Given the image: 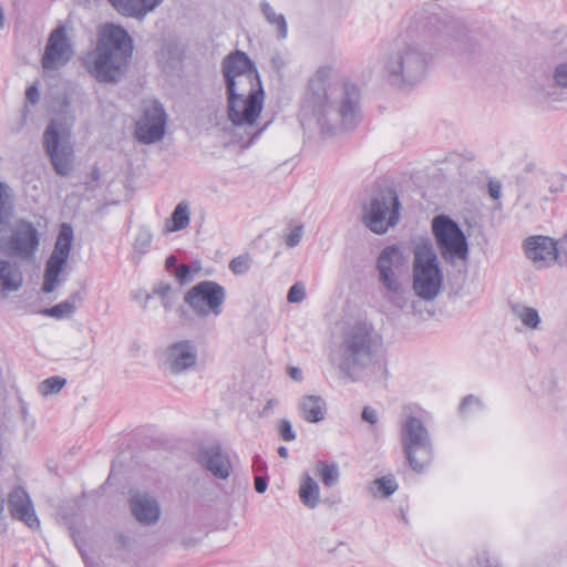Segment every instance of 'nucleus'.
Masks as SVG:
<instances>
[{
    "mask_svg": "<svg viewBox=\"0 0 567 567\" xmlns=\"http://www.w3.org/2000/svg\"><path fill=\"white\" fill-rule=\"evenodd\" d=\"M167 115L162 103L154 101L137 121L135 136L143 144H153L165 135Z\"/></svg>",
    "mask_w": 567,
    "mask_h": 567,
    "instance_id": "nucleus-14",
    "label": "nucleus"
},
{
    "mask_svg": "<svg viewBox=\"0 0 567 567\" xmlns=\"http://www.w3.org/2000/svg\"><path fill=\"white\" fill-rule=\"evenodd\" d=\"M23 277L16 264L0 259V287L4 291H18L22 286Z\"/></svg>",
    "mask_w": 567,
    "mask_h": 567,
    "instance_id": "nucleus-26",
    "label": "nucleus"
},
{
    "mask_svg": "<svg viewBox=\"0 0 567 567\" xmlns=\"http://www.w3.org/2000/svg\"><path fill=\"white\" fill-rule=\"evenodd\" d=\"M260 10L266 21L276 30L277 38L284 40L288 35V24L282 13H277L268 1L260 2Z\"/></svg>",
    "mask_w": 567,
    "mask_h": 567,
    "instance_id": "nucleus-27",
    "label": "nucleus"
},
{
    "mask_svg": "<svg viewBox=\"0 0 567 567\" xmlns=\"http://www.w3.org/2000/svg\"><path fill=\"white\" fill-rule=\"evenodd\" d=\"M252 258L249 254H243L229 261V269L236 276H243L247 274L251 267Z\"/></svg>",
    "mask_w": 567,
    "mask_h": 567,
    "instance_id": "nucleus-39",
    "label": "nucleus"
},
{
    "mask_svg": "<svg viewBox=\"0 0 567 567\" xmlns=\"http://www.w3.org/2000/svg\"><path fill=\"white\" fill-rule=\"evenodd\" d=\"M130 508L135 519L143 525L155 524L159 518V504L147 493L132 495L130 497Z\"/></svg>",
    "mask_w": 567,
    "mask_h": 567,
    "instance_id": "nucleus-19",
    "label": "nucleus"
},
{
    "mask_svg": "<svg viewBox=\"0 0 567 567\" xmlns=\"http://www.w3.org/2000/svg\"><path fill=\"white\" fill-rule=\"evenodd\" d=\"M25 97L30 103L35 104L40 99V93H39L38 87L35 85H30L27 89Z\"/></svg>",
    "mask_w": 567,
    "mask_h": 567,
    "instance_id": "nucleus-50",
    "label": "nucleus"
},
{
    "mask_svg": "<svg viewBox=\"0 0 567 567\" xmlns=\"http://www.w3.org/2000/svg\"><path fill=\"white\" fill-rule=\"evenodd\" d=\"M4 509V498L0 496V515L3 513Z\"/></svg>",
    "mask_w": 567,
    "mask_h": 567,
    "instance_id": "nucleus-64",
    "label": "nucleus"
},
{
    "mask_svg": "<svg viewBox=\"0 0 567 567\" xmlns=\"http://www.w3.org/2000/svg\"><path fill=\"white\" fill-rule=\"evenodd\" d=\"M513 316L530 329H537L540 323L538 311L535 308L522 303H511Z\"/></svg>",
    "mask_w": 567,
    "mask_h": 567,
    "instance_id": "nucleus-31",
    "label": "nucleus"
},
{
    "mask_svg": "<svg viewBox=\"0 0 567 567\" xmlns=\"http://www.w3.org/2000/svg\"><path fill=\"white\" fill-rule=\"evenodd\" d=\"M379 280L386 289L390 302L403 309L409 302V291L396 274L383 267L382 272H379Z\"/></svg>",
    "mask_w": 567,
    "mask_h": 567,
    "instance_id": "nucleus-21",
    "label": "nucleus"
},
{
    "mask_svg": "<svg viewBox=\"0 0 567 567\" xmlns=\"http://www.w3.org/2000/svg\"><path fill=\"white\" fill-rule=\"evenodd\" d=\"M299 410L303 420L319 423L326 417L327 404L320 395H305L299 400Z\"/></svg>",
    "mask_w": 567,
    "mask_h": 567,
    "instance_id": "nucleus-24",
    "label": "nucleus"
},
{
    "mask_svg": "<svg viewBox=\"0 0 567 567\" xmlns=\"http://www.w3.org/2000/svg\"><path fill=\"white\" fill-rule=\"evenodd\" d=\"M524 247L526 256L534 262L553 261L557 257L556 243L546 236L529 237Z\"/></svg>",
    "mask_w": 567,
    "mask_h": 567,
    "instance_id": "nucleus-20",
    "label": "nucleus"
},
{
    "mask_svg": "<svg viewBox=\"0 0 567 567\" xmlns=\"http://www.w3.org/2000/svg\"><path fill=\"white\" fill-rule=\"evenodd\" d=\"M432 229L445 261L453 264L455 259L465 260L467 258V240L456 221L447 216L440 215L434 217Z\"/></svg>",
    "mask_w": 567,
    "mask_h": 567,
    "instance_id": "nucleus-11",
    "label": "nucleus"
},
{
    "mask_svg": "<svg viewBox=\"0 0 567 567\" xmlns=\"http://www.w3.org/2000/svg\"><path fill=\"white\" fill-rule=\"evenodd\" d=\"M277 452L280 457H282V458L288 457V449L286 446H279Z\"/></svg>",
    "mask_w": 567,
    "mask_h": 567,
    "instance_id": "nucleus-60",
    "label": "nucleus"
},
{
    "mask_svg": "<svg viewBox=\"0 0 567 567\" xmlns=\"http://www.w3.org/2000/svg\"><path fill=\"white\" fill-rule=\"evenodd\" d=\"M221 74L225 81L226 97H265L259 72L251 59L236 50L221 61Z\"/></svg>",
    "mask_w": 567,
    "mask_h": 567,
    "instance_id": "nucleus-5",
    "label": "nucleus"
},
{
    "mask_svg": "<svg viewBox=\"0 0 567 567\" xmlns=\"http://www.w3.org/2000/svg\"><path fill=\"white\" fill-rule=\"evenodd\" d=\"M465 567H499L497 564L493 565L489 560L488 554L482 551L471 559Z\"/></svg>",
    "mask_w": 567,
    "mask_h": 567,
    "instance_id": "nucleus-43",
    "label": "nucleus"
},
{
    "mask_svg": "<svg viewBox=\"0 0 567 567\" xmlns=\"http://www.w3.org/2000/svg\"><path fill=\"white\" fill-rule=\"evenodd\" d=\"M268 487L267 478L265 476H256L255 477V489L257 493L262 494L266 492Z\"/></svg>",
    "mask_w": 567,
    "mask_h": 567,
    "instance_id": "nucleus-52",
    "label": "nucleus"
},
{
    "mask_svg": "<svg viewBox=\"0 0 567 567\" xmlns=\"http://www.w3.org/2000/svg\"><path fill=\"white\" fill-rule=\"evenodd\" d=\"M40 247V233L27 219H19L10 236L0 240V249L9 257L33 261Z\"/></svg>",
    "mask_w": 567,
    "mask_h": 567,
    "instance_id": "nucleus-12",
    "label": "nucleus"
},
{
    "mask_svg": "<svg viewBox=\"0 0 567 567\" xmlns=\"http://www.w3.org/2000/svg\"><path fill=\"white\" fill-rule=\"evenodd\" d=\"M4 25V11L2 6L0 4V29Z\"/></svg>",
    "mask_w": 567,
    "mask_h": 567,
    "instance_id": "nucleus-62",
    "label": "nucleus"
},
{
    "mask_svg": "<svg viewBox=\"0 0 567 567\" xmlns=\"http://www.w3.org/2000/svg\"><path fill=\"white\" fill-rule=\"evenodd\" d=\"M488 194L493 199H498L502 194V184L498 181H489Z\"/></svg>",
    "mask_w": 567,
    "mask_h": 567,
    "instance_id": "nucleus-49",
    "label": "nucleus"
},
{
    "mask_svg": "<svg viewBox=\"0 0 567 567\" xmlns=\"http://www.w3.org/2000/svg\"><path fill=\"white\" fill-rule=\"evenodd\" d=\"M301 110L316 120L323 134L338 127L351 130L361 120L360 90L351 82H340L332 68L321 66L308 82Z\"/></svg>",
    "mask_w": 567,
    "mask_h": 567,
    "instance_id": "nucleus-1",
    "label": "nucleus"
},
{
    "mask_svg": "<svg viewBox=\"0 0 567 567\" xmlns=\"http://www.w3.org/2000/svg\"><path fill=\"white\" fill-rule=\"evenodd\" d=\"M12 212L11 188L7 183L0 182V231L9 225Z\"/></svg>",
    "mask_w": 567,
    "mask_h": 567,
    "instance_id": "nucleus-32",
    "label": "nucleus"
},
{
    "mask_svg": "<svg viewBox=\"0 0 567 567\" xmlns=\"http://www.w3.org/2000/svg\"><path fill=\"white\" fill-rule=\"evenodd\" d=\"M8 507L13 519L23 522L31 529L40 527L30 495L23 487L17 486L9 493Z\"/></svg>",
    "mask_w": 567,
    "mask_h": 567,
    "instance_id": "nucleus-17",
    "label": "nucleus"
},
{
    "mask_svg": "<svg viewBox=\"0 0 567 567\" xmlns=\"http://www.w3.org/2000/svg\"><path fill=\"white\" fill-rule=\"evenodd\" d=\"M172 293V285L165 281H158L153 286L152 296H158L161 299L169 297Z\"/></svg>",
    "mask_w": 567,
    "mask_h": 567,
    "instance_id": "nucleus-46",
    "label": "nucleus"
},
{
    "mask_svg": "<svg viewBox=\"0 0 567 567\" xmlns=\"http://www.w3.org/2000/svg\"><path fill=\"white\" fill-rule=\"evenodd\" d=\"M197 460L217 478L225 480L230 475L231 463L229 457L223 453L218 445L199 450Z\"/></svg>",
    "mask_w": 567,
    "mask_h": 567,
    "instance_id": "nucleus-18",
    "label": "nucleus"
},
{
    "mask_svg": "<svg viewBox=\"0 0 567 567\" xmlns=\"http://www.w3.org/2000/svg\"><path fill=\"white\" fill-rule=\"evenodd\" d=\"M183 52L174 42H166L158 53V62L163 68H174L182 60Z\"/></svg>",
    "mask_w": 567,
    "mask_h": 567,
    "instance_id": "nucleus-34",
    "label": "nucleus"
},
{
    "mask_svg": "<svg viewBox=\"0 0 567 567\" xmlns=\"http://www.w3.org/2000/svg\"><path fill=\"white\" fill-rule=\"evenodd\" d=\"M265 97H227V116L234 126L252 128L264 109Z\"/></svg>",
    "mask_w": 567,
    "mask_h": 567,
    "instance_id": "nucleus-15",
    "label": "nucleus"
},
{
    "mask_svg": "<svg viewBox=\"0 0 567 567\" xmlns=\"http://www.w3.org/2000/svg\"><path fill=\"white\" fill-rule=\"evenodd\" d=\"M226 298L225 287L213 280H204L187 290L184 302L198 318L204 319L220 316Z\"/></svg>",
    "mask_w": 567,
    "mask_h": 567,
    "instance_id": "nucleus-10",
    "label": "nucleus"
},
{
    "mask_svg": "<svg viewBox=\"0 0 567 567\" xmlns=\"http://www.w3.org/2000/svg\"><path fill=\"white\" fill-rule=\"evenodd\" d=\"M144 295V305H143V308L145 309L147 307V303L150 301V299L152 298V295L151 293H144L143 291H138V292H134L133 293V298L138 300L143 297Z\"/></svg>",
    "mask_w": 567,
    "mask_h": 567,
    "instance_id": "nucleus-54",
    "label": "nucleus"
},
{
    "mask_svg": "<svg viewBox=\"0 0 567 567\" xmlns=\"http://www.w3.org/2000/svg\"><path fill=\"white\" fill-rule=\"evenodd\" d=\"M554 79L557 85L567 89V63H561L556 66Z\"/></svg>",
    "mask_w": 567,
    "mask_h": 567,
    "instance_id": "nucleus-47",
    "label": "nucleus"
},
{
    "mask_svg": "<svg viewBox=\"0 0 567 567\" xmlns=\"http://www.w3.org/2000/svg\"><path fill=\"white\" fill-rule=\"evenodd\" d=\"M162 305L167 312L171 311L173 309V300H172L171 296L167 298H163Z\"/></svg>",
    "mask_w": 567,
    "mask_h": 567,
    "instance_id": "nucleus-57",
    "label": "nucleus"
},
{
    "mask_svg": "<svg viewBox=\"0 0 567 567\" xmlns=\"http://www.w3.org/2000/svg\"><path fill=\"white\" fill-rule=\"evenodd\" d=\"M277 405H278L277 399H269L267 401L266 405L264 406V409L260 411V416L268 417L272 413L275 406H277Z\"/></svg>",
    "mask_w": 567,
    "mask_h": 567,
    "instance_id": "nucleus-51",
    "label": "nucleus"
},
{
    "mask_svg": "<svg viewBox=\"0 0 567 567\" xmlns=\"http://www.w3.org/2000/svg\"><path fill=\"white\" fill-rule=\"evenodd\" d=\"M192 271L188 265L182 264L175 269V277L181 285H185L193 280Z\"/></svg>",
    "mask_w": 567,
    "mask_h": 567,
    "instance_id": "nucleus-42",
    "label": "nucleus"
},
{
    "mask_svg": "<svg viewBox=\"0 0 567 567\" xmlns=\"http://www.w3.org/2000/svg\"><path fill=\"white\" fill-rule=\"evenodd\" d=\"M65 383L66 380L64 378L55 375L40 382L38 389L42 395L48 396L50 394L59 393Z\"/></svg>",
    "mask_w": 567,
    "mask_h": 567,
    "instance_id": "nucleus-37",
    "label": "nucleus"
},
{
    "mask_svg": "<svg viewBox=\"0 0 567 567\" xmlns=\"http://www.w3.org/2000/svg\"><path fill=\"white\" fill-rule=\"evenodd\" d=\"M197 363V348L190 340H181L168 346L164 352L163 365L172 374H181Z\"/></svg>",
    "mask_w": 567,
    "mask_h": 567,
    "instance_id": "nucleus-16",
    "label": "nucleus"
},
{
    "mask_svg": "<svg viewBox=\"0 0 567 567\" xmlns=\"http://www.w3.org/2000/svg\"><path fill=\"white\" fill-rule=\"evenodd\" d=\"M43 147L59 176H69L74 166V148L69 127L59 120H51L43 133Z\"/></svg>",
    "mask_w": 567,
    "mask_h": 567,
    "instance_id": "nucleus-8",
    "label": "nucleus"
},
{
    "mask_svg": "<svg viewBox=\"0 0 567 567\" xmlns=\"http://www.w3.org/2000/svg\"><path fill=\"white\" fill-rule=\"evenodd\" d=\"M101 177V173H100V169L97 167H94L91 172V178L92 181H95L97 182Z\"/></svg>",
    "mask_w": 567,
    "mask_h": 567,
    "instance_id": "nucleus-59",
    "label": "nucleus"
},
{
    "mask_svg": "<svg viewBox=\"0 0 567 567\" xmlns=\"http://www.w3.org/2000/svg\"><path fill=\"white\" fill-rule=\"evenodd\" d=\"M299 497L301 503L308 508H315L319 504V485L309 474H305L302 477L299 487Z\"/></svg>",
    "mask_w": 567,
    "mask_h": 567,
    "instance_id": "nucleus-28",
    "label": "nucleus"
},
{
    "mask_svg": "<svg viewBox=\"0 0 567 567\" xmlns=\"http://www.w3.org/2000/svg\"><path fill=\"white\" fill-rule=\"evenodd\" d=\"M124 17L142 20L163 0H107Z\"/></svg>",
    "mask_w": 567,
    "mask_h": 567,
    "instance_id": "nucleus-22",
    "label": "nucleus"
},
{
    "mask_svg": "<svg viewBox=\"0 0 567 567\" xmlns=\"http://www.w3.org/2000/svg\"><path fill=\"white\" fill-rule=\"evenodd\" d=\"M69 258L52 252L45 262L42 291L44 293L53 292L60 284V275L68 264Z\"/></svg>",
    "mask_w": 567,
    "mask_h": 567,
    "instance_id": "nucleus-23",
    "label": "nucleus"
},
{
    "mask_svg": "<svg viewBox=\"0 0 567 567\" xmlns=\"http://www.w3.org/2000/svg\"><path fill=\"white\" fill-rule=\"evenodd\" d=\"M82 296L80 291H75L71 293L68 299L62 302L51 307L44 308L40 311L41 315L51 317L58 320L71 318L79 306L82 303Z\"/></svg>",
    "mask_w": 567,
    "mask_h": 567,
    "instance_id": "nucleus-25",
    "label": "nucleus"
},
{
    "mask_svg": "<svg viewBox=\"0 0 567 567\" xmlns=\"http://www.w3.org/2000/svg\"><path fill=\"white\" fill-rule=\"evenodd\" d=\"M472 408L481 409V401L474 395H467L461 402L460 412L466 415Z\"/></svg>",
    "mask_w": 567,
    "mask_h": 567,
    "instance_id": "nucleus-45",
    "label": "nucleus"
},
{
    "mask_svg": "<svg viewBox=\"0 0 567 567\" xmlns=\"http://www.w3.org/2000/svg\"><path fill=\"white\" fill-rule=\"evenodd\" d=\"M73 238L72 226L69 224H62L52 252L69 258Z\"/></svg>",
    "mask_w": 567,
    "mask_h": 567,
    "instance_id": "nucleus-33",
    "label": "nucleus"
},
{
    "mask_svg": "<svg viewBox=\"0 0 567 567\" xmlns=\"http://www.w3.org/2000/svg\"><path fill=\"white\" fill-rule=\"evenodd\" d=\"M289 375L293 380H300L301 379V370L295 367L289 368Z\"/></svg>",
    "mask_w": 567,
    "mask_h": 567,
    "instance_id": "nucleus-56",
    "label": "nucleus"
},
{
    "mask_svg": "<svg viewBox=\"0 0 567 567\" xmlns=\"http://www.w3.org/2000/svg\"><path fill=\"white\" fill-rule=\"evenodd\" d=\"M177 259L175 256L171 255L166 259V267H172L176 264Z\"/></svg>",
    "mask_w": 567,
    "mask_h": 567,
    "instance_id": "nucleus-61",
    "label": "nucleus"
},
{
    "mask_svg": "<svg viewBox=\"0 0 567 567\" xmlns=\"http://www.w3.org/2000/svg\"><path fill=\"white\" fill-rule=\"evenodd\" d=\"M254 464L257 471H264L266 468V462L260 457H256Z\"/></svg>",
    "mask_w": 567,
    "mask_h": 567,
    "instance_id": "nucleus-58",
    "label": "nucleus"
},
{
    "mask_svg": "<svg viewBox=\"0 0 567 567\" xmlns=\"http://www.w3.org/2000/svg\"><path fill=\"white\" fill-rule=\"evenodd\" d=\"M398 487L395 478L392 475H385L372 481L368 491L373 497L388 498L396 492Z\"/></svg>",
    "mask_w": 567,
    "mask_h": 567,
    "instance_id": "nucleus-30",
    "label": "nucleus"
},
{
    "mask_svg": "<svg viewBox=\"0 0 567 567\" xmlns=\"http://www.w3.org/2000/svg\"><path fill=\"white\" fill-rule=\"evenodd\" d=\"M403 255L401 249L395 246L385 247L378 257L377 268L379 272H382L383 267L388 268L390 271H394L395 268H399L403 265Z\"/></svg>",
    "mask_w": 567,
    "mask_h": 567,
    "instance_id": "nucleus-29",
    "label": "nucleus"
},
{
    "mask_svg": "<svg viewBox=\"0 0 567 567\" xmlns=\"http://www.w3.org/2000/svg\"><path fill=\"white\" fill-rule=\"evenodd\" d=\"M21 402V411H22V414L25 416L28 414V409H27V405L25 403L23 402V400H20Z\"/></svg>",
    "mask_w": 567,
    "mask_h": 567,
    "instance_id": "nucleus-63",
    "label": "nucleus"
},
{
    "mask_svg": "<svg viewBox=\"0 0 567 567\" xmlns=\"http://www.w3.org/2000/svg\"><path fill=\"white\" fill-rule=\"evenodd\" d=\"M190 212L189 206L186 202L177 204L172 213V231H178L186 228L189 225Z\"/></svg>",
    "mask_w": 567,
    "mask_h": 567,
    "instance_id": "nucleus-35",
    "label": "nucleus"
},
{
    "mask_svg": "<svg viewBox=\"0 0 567 567\" xmlns=\"http://www.w3.org/2000/svg\"><path fill=\"white\" fill-rule=\"evenodd\" d=\"M302 235H303V226L302 225H299V226H296L293 229H291V231L287 235L286 239H285V243L288 247H296L301 238H302Z\"/></svg>",
    "mask_w": 567,
    "mask_h": 567,
    "instance_id": "nucleus-44",
    "label": "nucleus"
},
{
    "mask_svg": "<svg viewBox=\"0 0 567 567\" xmlns=\"http://www.w3.org/2000/svg\"><path fill=\"white\" fill-rule=\"evenodd\" d=\"M152 240L153 234L151 229L145 226L140 227L134 240V252L144 255L151 247Z\"/></svg>",
    "mask_w": 567,
    "mask_h": 567,
    "instance_id": "nucleus-38",
    "label": "nucleus"
},
{
    "mask_svg": "<svg viewBox=\"0 0 567 567\" xmlns=\"http://www.w3.org/2000/svg\"><path fill=\"white\" fill-rule=\"evenodd\" d=\"M271 63L277 70H280L285 65V62L282 61L280 55L272 56Z\"/></svg>",
    "mask_w": 567,
    "mask_h": 567,
    "instance_id": "nucleus-55",
    "label": "nucleus"
},
{
    "mask_svg": "<svg viewBox=\"0 0 567 567\" xmlns=\"http://www.w3.org/2000/svg\"><path fill=\"white\" fill-rule=\"evenodd\" d=\"M278 432L280 437L286 442L296 440V433L292 429L291 422L287 419H284L279 422Z\"/></svg>",
    "mask_w": 567,
    "mask_h": 567,
    "instance_id": "nucleus-41",
    "label": "nucleus"
},
{
    "mask_svg": "<svg viewBox=\"0 0 567 567\" xmlns=\"http://www.w3.org/2000/svg\"><path fill=\"white\" fill-rule=\"evenodd\" d=\"M429 55L414 41L396 42L382 60V72L393 85L414 86L427 73Z\"/></svg>",
    "mask_w": 567,
    "mask_h": 567,
    "instance_id": "nucleus-4",
    "label": "nucleus"
},
{
    "mask_svg": "<svg viewBox=\"0 0 567 567\" xmlns=\"http://www.w3.org/2000/svg\"><path fill=\"white\" fill-rule=\"evenodd\" d=\"M134 52V40L125 28L106 23L97 33L94 50L85 58L86 71L99 83L117 84L125 76Z\"/></svg>",
    "mask_w": 567,
    "mask_h": 567,
    "instance_id": "nucleus-3",
    "label": "nucleus"
},
{
    "mask_svg": "<svg viewBox=\"0 0 567 567\" xmlns=\"http://www.w3.org/2000/svg\"><path fill=\"white\" fill-rule=\"evenodd\" d=\"M268 124L269 123H266L262 127L258 128L254 133H250L251 136H250L249 141L245 144V146L249 147L254 143V140L257 138L267 128Z\"/></svg>",
    "mask_w": 567,
    "mask_h": 567,
    "instance_id": "nucleus-53",
    "label": "nucleus"
},
{
    "mask_svg": "<svg viewBox=\"0 0 567 567\" xmlns=\"http://www.w3.org/2000/svg\"><path fill=\"white\" fill-rule=\"evenodd\" d=\"M401 443L412 470L416 473L423 472L432 462L433 447L430 434L420 419L406 417L401 429Z\"/></svg>",
    "mask_w": 567,
    "mask_h": 567,
    "instance_id": "nucleus-9",
    "label": "nucleus"
},
{
    "mask_svg": "<svg viewBox=\"0 0 567 567\" xmlns=\"http://www.w3.org/2000/svg\"><path fill=\"white\" fill-rule=\"evenodd\" d=\"M306 297L305 286L300 282L292 285L287 295V300L291 303L301 302Z\"/></svg>",
    "mask_w": 567,
    "mask_h": 567,
    "instance_id": "nucleus-40",
    "label": "nucleus"
},
{
    "mask_svg": "<svg viewBox=\"0 0 567 567\" xmlns=\"http://www.w3.org/2000/svg\"><path fill=\"white\" fill-rule=\"evenodd\" d=\"M381 349L382 337L373 324L358 321L343 330L330 361L351 381L359 380L369 369L385 378L388 362Z\"/></svg>",
    "mask_w": 567,
    "mask_h": 567,
    "instance_id": "nucleus-2",
    "label": "nucleus"
},
{
    "mask_svg": "<svg viewBox=\"0 0 567 567\" xmlns=\"http://www.w3.org/2000/svg\"><path fill=\"white\" fill-rule=\"evenodd\" d=\"M401 204L393 188L375 189L363 206V223L374 234L382 235L400 220Z\"/></svg>",
    "mask_w": 567,
    "mask_h": 567,
    "instance_id": "nucleus-7",
    "label": "nucleus"
},
{
    "mask_svg": "<svg viewBox=\"0 0 567 567\" xmlns=\"http://www.w3.org/2000/svg\"><path fill=\"white\" fill-rule=\"evenodd\" d=\"M318 471L321 482L326 486H333L339 480V470L336 464L318 462Z\"/></svg>",
    "mask_w": 567,
    "mask_h": 567,
    "instance_id": "nucleus-36",
    "label": "nucleus"
},
{
    "mask_svg": "<svg viewBox=\"0 0 567 567\" xmlns=\"http://www.w3.org/2000/svg\"><path fill=\"white\" fill-rule=\"evenodd\" d=\"M361 417L363 421H365L370 424H375L378 422V412L375 409H373L371 406H364Z\"/></svg>",
    "mask_w": 567,
    "mask_h": 567,
    "instance_id": "nucleus-48",
    "label": "nucleus"
},
{
    "mask_svg": "<svg viewBox=\"0 0 567 567\" xmlns=\"http://www.w3.org/2000/svg\"><path fill=\"white\" fill-rule=\"evenodd\" d=\"M74 48L65 25L59 24L49 34L41 65L45 73L64 68L73 58Z\"/></svg>",
    "mask_w": 567,
    "mask_h": 567,
    "instance_id": "nucleus-13",
    "label": "nucleus"
},
{
    "mask_svg": "<svg viewBox=\"0 0 567 567\" xmlns=\"http://www.w3.org/2000/svg\"><path fill=\"white\" fill-rule=\"evenodd\" d=\"M443 272L431 244L419 245L414 250L412 288L424 301H433L441 292Z\"/></svg>",
    "mask_w": 567,
    "mask_h": 567,
    "instance_id": "nucleus-6",
    "label": "nucleus"
}]
</instances>
